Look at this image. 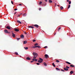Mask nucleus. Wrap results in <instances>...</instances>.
I'll return each instance as SVG.
<instances>
[{"label":"nucleus","instance_id":"nucleus-1","mask_svg":"<svg viewBox=\"0 0 75 75\" xmlns=\"http://www.w3.org/2000/svg\"><path fill=\"white\" fill-rule=\"evenodd\" d=\"M34 56L33 57V58H37V56H38V54L35 52H33L32 54Z\"/></svg>","mask_w":75,"mask_h":75},{"label":"nucleus","instance_id":"nucleus-2","mask_svg":"<svg viewBox=\"0 0 75 75\" xmlns=\"http://www.w3.org/2000/svg\"><path fill=\"white\" fill-rule=\"evenodd\" d=\"M40 60H38V62L39 63H42V61H43V59H41V58H39Z\"/></svg>","mask_w":75,"mask_h":75},{"label":"nucleus","instance_id":"nucleus-3","mask_svg":"<svg viewBox=\"0 0 75 75\" xmlns=\"http://www.w3.org/2000/svg\"><path fill=\"white\" fill-rule=\"evenodd\" d=\"M35 59V58H34V59H32V61H38L37 59Z\"/></svg>","mask_w":75,"mask_h":75},{"label":"nucleus","instance_id":"nucleus-4","mask_svg":"<svg viewBox=\"0 0 75 75\" xmlns=\"http://www.w3.org/2000/svg\"><path fill=\"white\" fill-rule=\"evenodd\" d=\"M45 57L46 58H47L48 57V55L47 54H46L45 55Z\"/></svg>","mask_w":75,"mask_h":75},{"label":"nucleus","instance_id":"nucleus-5","mask_svg":"<svg viewBox=\"0 0 75 75\" xmlns=\"http://www.w3.org/2000/svg\"><path fill=\"white\" fill-rule=\"evenodd\" d=\"M12 36H13V37H16V35H15V34L13 33H12Z\"/></svg>","mask_w":75,"mask_h":75},{"label":"nucleus","instance_id":"nucleus-6","mask_svg":"<svg viewBox=\"0 0 75 75\" xmlns=\"http://www.w3.org/2000/svg\"><path fill=\"white\" fill-rule=\"evenodd\" d=\"M73 73H74V72L72 71H71L70 72V75H72Z\"/></svg>","mask_w":75,"mask_h":75},{"label":"nucleus","instance_id":"nucleus-7","mask_svg":"<svg viewBox=\"0 0 75 75\" xmlns=\"http://www.w3.org/2000/svg\"><path fill=\"white\" fill-rule=\"evenodd\" d=\"M15 31H16V32L19 31V30H18V29H15Z\"/></svg>","mask_w":75,"mask_h":75},{"label":"nucleus","instance_id":"nucleus-8","mask_svg":"<svg viewBox=\"0 0 75 75\" xmlns=\"http://www.w3.org/2000/svg\"><path fill=\"white\" fill-rule=\"evenodd\" d=\"M34 26L35 27H37V28L39 27L38 25H35Z\"/></svg>","mask_w":75,"mask_h":75},{"label":"nucleus","instance_id":"nucleus-9","mask_svg":"<svg viewBox=\"0 0 75 75\" xmlns=\"http://www.w3.org/2000/svg\"><path fill=\"white\" fill-rule=\"evenodd\" d=\"M17 23H19V24H21V22L20 21H19L17 20Z\"/></svg>","mask_w":75,"mask_h":75},{"label":"nucleus","instance_id":"nucleus-10","mask_svg":"<svg viewBox=\"0 0 75 75\" xmlns=\"http://www.w3.org/2000/svg\"><path fill=\"white\" fill-rule=\"evenodd\" d=\"M28 28H34V27L33 26H28Z\"/></svg>","mask_w":75,"mask_h":75},{"label":"nucleus","instance_id":"nucleus-11","mask_svg":"<svg viewBox=\"0 0 75 75\" xmlns=\"http://www.w3.org/2000/svg\"><path fill=\"white\" fill-rule=\"evenodd\" d=\"M6 28H7V29H8V30L10 29V27L8 26L6 27Z\"/></svg>","mask_w":75,"mask_h":75},{"label":"nucleus","instance_id":"nucleus-12","mask_svg":"<svg viewBox=\"0 0 75 75\" xmlns=\"http://www.w3.org/2000/svg\"><path fill=\"white\" fill-rule=\"evenodd\" d=\"M27 16V14L26 13H24L23 14V16H24V17H25Z\"/></svg>","mask_w":75,"mask_h":75},{"label":"nucleus","instance_id":"nucleus-13","mask_svg":"<svg viewBox=\"0 0 75 75\" xmlns=\"http://www.w3.org/2000/svg\"><path fill=\"white\" fill-rule=\"evenodd\" d=\"M21 38H23L24 37V35H22L21 36Z\"/></svg>","mask_w":75,"mask_h":75},{"label":"nucleus","instance_id":"nucleus-14","mask_svg":"<svg viewBox=\"0 0 75 75\" xmlns=\"http://www.w3.org/2000/svg\"><path fill=\"white\" fill-rule=\"evenodd\" d=\"M27 41H24L23 42V44H26V43H27Z\"/></svg>","mask_w":75,"mask_h":75},{"label":"nucleus","instance_id":"nucleus-15","mask_svg":"<svg viewBox=\"0 0 75 75\" xmlns=\"http://www.w3.org/2000/svg\"><path fill=\"white\" fill-rule=\"evenodd\" d=\"M8 31V30H5L4 31V33H7V31Z\"/></svg>","mask_w":75,"mask_h":75},{"label":"nucleus","instance_id":"nucleus-16","mask_svg":"<svg viewBox=\"0 0 75 75\" xmlns=\"http://www.w3.org/2000/svg\"><path fill=\"white\" fill-rule=\"evenodd\" d=\"M26 59H27V60H30V58L29 57H27L26 58Z\"/></svg>","mask_w":75,"mask_h":75},{"label":"nucleus","instance_id":"nucleus-17","mask_svg":"<svg viewBox=\"0 0 75 75\" xmlns=\"http://www.w3.org/2000/svg\"><path fill=\"white\" fill-rule=\"evenodd\" d=\"M64 69L65 71H68V69L64 68Z\"/></svg>","mask_w":75,"mask_h":75},{"label":"nucleus","instance_id":"nucleus-18","mask_svg":"<svg viewBox=\"0 0 75 75\" xmlns=\"http://www.w3.org/2000/svg\"><path fill=\"white\" fill-rule=\"evenodd\" d=\"M43 64H44V65H45V66H47V64H46V63H45V62H44V63H43Z\"/></svg>","mask_w":75,"mask_h":75},{"label":"nucleus","instance_id":"nucleus-19","mask_svg":"<svg viewBox=\"0 0 75 75\" xmlns=\"http://www.w3.org/2000/svg\"><path fill=\"white\" fill-rule=\"evenodd\" d=\"M56 70H57V71H60V69H59V68H56Z\"/></svg>","mask_w":75,"mask_h":75},{"label":"nucleus","instance_id":"nucleus-20","mask_svg":"<svg viewBox=\"0 0 75 75\" xmlns=\"http://www.w3.org/2000/svg\"><path fill=\"white\" fill-rule=\"evenodd\" d=\"M49 3H52V1H51V0H49Z\"/></svg>","mask_w":75,"mask_h":75},{"label":"nucleus","instance_id":"nucleus-21","mask_svg":"<svg viewBox=\"0 0 75 75\" xmlns=\"http://www.w3.org/2000/svg\"><path fill=\"white\" fill-rule=\"evenodd\" d=\"M66 63H67L68 64H69V65H70V64H71V63H70L69 62H66Z\"/></svg>","mask_w":75,"mask_h":75},{"label":"nucleus","instance_id":"nucleus-22","mask_svg":"<svg viewBox=\"0 0 75 75\" xmlns=\"http://www.w3.org/2000/svg\"><path fill=\"white\" fill-rule=\"evenodd\" d=\"M41 4H42V2L41 1H40V3H39V5H41Z\"/></svg>","mask_w":75,"mask_h":75},{"label":"nucleus","instance_id":"nucleus-23","mask_svg":"<svg viewBox=\"0 0 75 75\" xmlns=\"http://www.w3.org/2000/svg\"><path fill=\"white\" fill-rule=\"evenodd\" d=\"M52 65H53V66H54V67H55V64H54V63H53Z\"/></svg>","mask_w":75,"mask_h":75},{"label":"nucleus","instance_id":"nucleus-24","mask_svg":"<svg viewBox=\"0 0 75 75\" xmlns=\"http://www.w3.org/2000/svg\"><path fill=\"white\" fill-rule=\"evenodd\" d=\"M70 67H74V65H72L71 64L70 65Z\"/></svg>","mask_w":75,"mask_h":75},{"label":"nucleus","instance_id":"nucleus-25","mask_svg":"<svg viewBox=\"0 0 75 75\" xmlns=\"http://www.w3.org/2000/svg\"><path fill=\"white\" fill-rule=\"evenodd\" d=\"M66 68H68V69H69V67H68L67 66L66 67Z\"/></svg>","mask_w":75,"mask_h":75},{"label":"nucleus","instance_id":"nucleus-26","mask_svg":"<svg viewBox=\"0 0 75 75\" xmlns=\"http://www.w3.org/2000/svg\"><path fill=\"white\" fill-rule=\"evenodd\" d=\"M38 45V44L37 43H36L35 44V46H36V45Z\"/></svg>","mask_w":75,"mask_h":75},{"label":"nucleus","instance_id":"nucleus-27","mask_svg":"<svg viewBox=\"0 0 75 75\" xmlns=\"http://www.w3.org/2000/svg\"><path fill=\"white\" fill-rule=\"evenodd\" d=\"M60 8H61V10H62V9H63V7H62V6H61L60 7Z\"/></svg>","mask_w":75,"mask_h":75},{"label":"nucleus","instance_id":"nucleus-28","mask_svg":"<svg viewBox=\"0 0 75 75\" xmlns=\"http://www.w3.org/2000/svg\"><path fill=\"white\" fill-rule=\"evenodd\" d=\"M70 6H71V5H69L68 7V8H70Z\"/></svg>","mask_w":75,"mask_h":75},{"label":"nucleus","instance_id":"nucleus-29","mask_svg":"<svg viewBox=\"0 0 75 75\" xmlns=\"http://www.w3.org/2000/svg\"><path fill=\"white\" fill-rule=\"evenodd\" d=\"M11 3L12 4H13V1H11Z\"/></svg>","mask_w":75,"mask_h":75},{"label":"nucleus","instance_id":"nucleus-30","mask_svg":"<svg viewBox=\"0 0 75 75\" xmlns=\"http://www.w3.org/2000/svg\"><path fill=\"white\" fill-rule=\"evenodd\" d=\"M36 64H37V65H40V63H36Z\"/></svg>","mask_w":75,"mask_h":75},{"label":"nucleus","instance_id":"nucleus-31","mask_svg":"<svg viewBox=\"0 0 75 75\" xmlns=\"http://www.w3.org/2000/svg\"><path fill=\"white\" fill-rule=\"evenodd\" d=\"M56 62H59V60H56Z\"/></svg>","mask_w":75,"mask_h":75},{"label":"nucleus","instance_id":"nucleus-32","mask_svg":"<svg viewBox=\"0 0 75 75\" xmlns=\"http://www.w3.org/2000/svg\"><path fill=\"white\" fill-rule=\"evenodd\" d=\"M71 1H69V4H71Z\"/></svg>","mask_w":75,"mask_h":75},{"label":"nucleus","instance_id":"nucleus-33","mask_svg":"<svg viewBox=\"0 0 75 75\" xmlns=\"http://www.w3.org/2000/svg\"><path fill=\"white\" fill-rule=\"evenodd\" d=\"M38 48H41V47L40 46H38Z\"/></svg>","mask_w":75,"mask_h":75},{"label":"nucleus","instance_id":"nucleus-34","mask_svg":"<svg viewBox=\"0 0 75 75\" xmlns=\"http://www.w3.org/2000/svg\"><path fill=\"white\" fill-rule=\"evenodd\" d=\"M20 38H17V40H20Z\"/></svg>","mask_w":75,"mask_h":75},{"label":"nucleus","instance_id":"nucleus-35","mask_svg":"<svg viewBox=\"0 0 75 75\" xmlns=\"http://www.w3.org/2000/svg\"><path fill=\"white\" fill-rule=\"evenodd\" d=\"M35 41H36V40H33V42H35Z\"/></svg>","mask_w":75,"mask_h":75},{"label":"nucleus","instance_id":"nucleus-36","mask_svg":"<svg viewBox=\"0 0 75 75\" xmlns=\"http://www.w3.org/2000/svg\"><path fill=\"white\" fill-rule=\"evenodd\" d=\"M15 54H16V55H18V53L16 52H15Z\"/></svg>","mask_w":75,"mask_h":75},{"label":"nucleus","instance_id":"nucleus-37","mask_svg":"<svg viewBox=\"0 0 75 75\" xmlns=\"http://www.w3.org/2000/svg\"><path fill=\"white\" fill-rule=\"evenodd\" d=\"M47 46H45L44 47V48H47Z\"/></svg>","mask_w":75,"mask_h":75},{"label":"nucleus","instance_id":"nucleus-38","mask_svg":"<svg viewBox=\"0 0 75 75\" xmlns=\"http://www.w3.org/2000/svg\"><path fill=\"white\" fill-rule=\"evenodd\" d=\"M61 70L62 71H65L62 69H61Z\"/></svg>","mask_w":75,"mask_h":75},{"label":"nucleus","instance_id":"nucleus-39","mask_svg":"<svg viewBox=\"0 0 75 75\" xmlns=\"http://www.w3.org/2000/svg\"><path fill=\"white\" fill-rule=\"evenodd\" d=\"M28 47H27L26 48H25V50H28Z\"/></svg>","mask_w":75,"mask_h":75},{"label":"nucleus","instance_id":"nucleus-40","mask_svg":"<svg viewBox=\"0 0 75 75\" xmlns=\"http://www.w3.org/2000/svg\"><path fill=\"white\" fill-rule=\"evenodd\" d=\"M19 6H21L22 5V4H19Z\"/></svg>","mask_w":75,"mask_h":75},{"label":"nucleus","instance_id":"nucleus-41","mask_svg":"<svg viewBox=\"0 0 75 75\" xmlns=\"http://www.w3.org/2000/svg\"><path fill=\"white\" fill-rule=\"evenodd\" d=\"M32 48H34V46H32Z\"/></svg>","mask_w":75,"mask_h":75},{"label":"nucleus","instance_id":"nucleus-42","mask_svg":"<svg viewBox=\"0 0 75 75\" xmlns=\"http://www.w3.org/2000/svg\"><path fill=\"white\" fill-rule=\"evenodd\" d=\"M14 10L16 11V10H17V8H15L14 9Z\"/></svg>","mask_w":75,"mask_h":75},{"label":"nucleus","instance_id":"nucleus-43","mask_svg":"<svg viewBox=\"0 0 75 75\" xmlns=\"http://www.w3.org/2000/svg\"><path fill=\"white\" fill-rule=\"evenodd\" d=\"M61 30V28H59L58 29V30Z\"/></svg>","mask_w":75,"mask_h":75},{"label":"nucleus","instance_id":"nucleus-44","mask_svg":"<svg viewBox=\"0 0 75 75\" xmlns=\"http://www.w3.org/2000/svg\"><path fill=\"white\" fill-rule=\"evenodd\" d=\"M45 4V3H44V2H43L42 3V4Z\"/></svg>","mask_w":75,"mask_h":75},{"label":"nucleus","instance_id":"nucleus-45","mask_svg":"<svg viewBox=\"0 0 75 75\" xmlns=\"http://www.w3.org/2000/svg\"><path fill=\"white\" fill-rule=\"evenodd\" d=\"M7 33H8H8H10V32H8V31H7Z\"/></svg>","mask_w":75,"mask_h":75},{"label":"nucleus","instance_id":"nucleus-46","mask_svg":"<svg viewBox=\"0 0 75 75\" xmlns=\"http://www.w3.org/2000/svg\"><path fill=\"white\" fill-rule=\"evenodd\" d=\"M24 33L25 34H27V33H26L25 32H24Z\"/></svg>","mask_w":75,"mask_h":75},{"label":"nucleus","instance_id":"nucleus-47","mask_svg":"<svg viewBox=\"0 0 75 75\" xmlns=\"http://www.w3.org/2000/svg\"><path fill=\"white\" fill-rule=\"evenodd\" d=\"M34 62V61H33H33H31V62Z\"/></svg>","mask_w":75,"mask_h":75},{"label":"nucleus","instance_id":"nucleus-48","mask_svg":"<svg viewBox=\"0 0 75 75\" xmlns=\"http://www.w3.org/2000/svg\"><path fill=\"white\" fill-rule=\"evenodd\" d=\"M67 2H68L69 1V0H67Z\"/></svg>","mask_w":75,"mask_h":75},{"label":"nucleus","instance_id":"nucleus-49","mask_svg":"<svg viewBox=\"0 0 75 75\" xmlns=\"http://www.w3.org/2000/svg\"><path fill=\"white\" fill-rule=\"evenodd\" d=\"M38 47V46H36V48H37V47Z\"/></svg>","mask_w":75,"mask_h":75},{"label":"nucleus","instance_id":"nucleus-50","mask_svg":"<svg viewBox=\"0 0 75 75\" xmlns=\"http://www.w3.org/2000/svg\"><path fill=\"white\" fill-rule=\"evenodd\" d=\"M45 1H46V2H47V0H45Z\"/></svg>","mask_w":75,"mask_h":75},{"label":"nucleus","instance_id":"nucleus-51","mask_svg":"<svg viewBox=\"0 0 75 75\" xmlns=\"http://www.w3.org/2000/svg\"><path fill=\"white\" fill-rule=\"evenodd\" d=\"M39 10H41V8H39Z\"/></svg>","mask_w":75,"mask_h":75},{"label":"nucleus","instance_id":"nucleus-52","mask_svg":"<svg viewBox=\"0 0 75 75\" xmlns=\"http://www.w3.org/2000/svg\"><path fill=\"white\" fill-rule=\"evenodd\" d=\"M16 13H17V12H15V13L14 14H16Z\"/></svg>","mask_w":75,"mask_h":75},{"label":"nucleus","instance_id":"nucleus-53","mask_svg":"<svg viewBox=\"0 0 75 75\" xmlns=\"http://www.w3.org/2000/svg\"><path fill=\"white\" fill-rule=\"evenodd\" d=\"M36 48V46H34V48Z\"/></svg>","mask_w":75,"mask_h":75},{"label":"nucleus","instance_id":"nucleus-54","mask_svg":"<svg viewBox=\"0 0 75 75\" xmlns=\"http://www.w3.org/2000/svg\"><path fill=\"white\" fill-rule=\"evenodd\" d=\"M24 48L25 49V48H26V47H24Z\"/></svg>","mask_w":75,"mask_h":75},{"label":"nucleus","instance_id":"nucleus-55","mask_svg":"<svg viewBox=\"0 0 75 75\" xmlns=\"http://www.w3.org/2000/svg\"><path fill=\"white\" fill-rule=\"evenodd\" d=\"M20 16V15H18V17H19Z\"/></svg>","mask_w":75,"mask_h":75},{"label":"nucleus","instance_id":"nucleus-56","mask_svg":"<svg viewBox=\"0 0 75 75\" xmlns=\"http://www.w3.org/2000/svg\"><path fill=\"white\" fill-rule=\"evenodd\" d=\"M57 6H59V5H57Z\"/></svg>","mask_w":75,"mask_h":75},{"label":"nucleus","instance_id":"nucleus-57","mask_svg":"<svg viewBox=\"0 0 75 75\" xmlns=\"http://www.w3.org/2000/svg\"><path fill=\"white\" fill-rule=\"evenodd\" d=\"M55 4V5H56V4Z\"/></svg>","mask_w":75,"mask_h":75}]
</instances>
